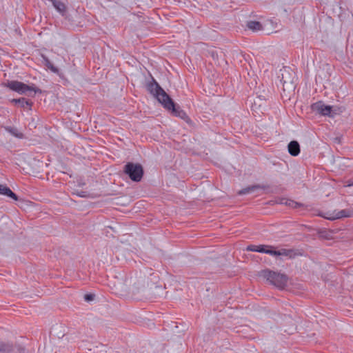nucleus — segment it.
<instances>
[{"label": "nucleus", "instance_id": "4", "mask_svg": "<svg viewBox=\"0 0 353 353\" xmlns=\"http://www.w3.org/2000/svg\"><path fill=\"white\" fill-rule=\"evenodd\" d=\"M124 172L133 181H140L143 175V169L141 164L128 163L124 168Z\"/></svg>", "mask_w": 353, "mask_h": 353}, {"label": "nucleus", "instance_id": "6", "mask_svg": "<svg viewBox=\"0 0 353 353\" xmlns=\"http://www.w3.org/2000/svg\"><path fill=\"white\" fill-rule=\"evenodd\" d=\"M295 76L292 74L289 68H284L282 72L281 81L283 82V87L288 90H294Z\"/></svg>", "mask_w": 353, "mask_h": 353}, {"label": "nucleus", "instance_id": "22", "mask_svg": "<svg viewBox=\"0 0 353 353\" xmlns=\"http://www.w3.org/2000/svg\"><path fill=\"white\" fill-rule=\"evenodd\" d=\"M279 203L285 205V201H283V199H280Z\"/></svg>", "mask_w": 353, "mask_h": 353}, {"label": "nucleus", "instance_id": "21", "mask_svg": "<svg viewBox=\"0 0 353 353\" xmlns=\"http://www.w3.org/2000/svg\"><path fill=\"white\" fill-rule=\"evenodd\" d=\"M94 295L92 294H87L85 295L84 299L86 301H91L94 299Z\"/></svg>", "mask_w": 353, "mask_h": 353}, {"label": "nucleus", "instance_id": "2", "mask_svg": "<svg viewBox=\"0 0 353 353\" xmlns=\"http://www.w3.org/2000/svg\"><path fill=\"white\" fill-rule=\"evenodd\" d=\"M260 275L279 288H283L287 283L288 278L283 274L265 270L261 271Z\"/></svg>", "mask_w": 353, "mask_h": 353}, {"label": "nucleus", "instance_id": "18", "mask_svg": "<svg viewBox=\"0 0 353 353\" xmlns=\"http://www.w3.org/2000/svg\"><path fill=\"white\" fill-rule=\"evenodd\" d=\"M43 62L45 65L49 68L50 70H52L54 72H57L58 70L56 67L53 65V64L50 62V61L47 58L43 57Z\"/></svg>", "mask_w": 353, "mask_h": 353}, {"label": "nucleus", "instance_id": "7", "mask_svg": "<svg viewBox=\"0 0 353 353\" xmlns=\"http://www.w3.org/2000/svg\"><path fill=\"white\" fill-rule=\"evenodd\" d=\"M288 148V152L292 156L296 157L300 153V145L296 141L290 142Z\"/></svg>", "mask_w": 353, "mask_h": 353}, {"label": "nucleus", "instance_id": "8", "mask_svg": "<svg viewBox=\"0 0 353 353\" xmlns=\"http://www.w3.org/2000/svg\"><path fill=\"white\" fill-rule=\"evenodd\" d=\"M1 351L2 353H10L14 349V345L10 341H0Z\"/></svg>", "mask_w": 353, "mask_h": 353}, {"label": "nucleus", "instance_id": "3", "mask_svg": "<svg viewBox=\"0 0 353 353\" xmlns=\"http://www.w3.org/2000/svg\"><path fill=\"white\" fill-rule=\"evenodd\" d=\"M6 86L21 94H27L29 92H34V93L41 92V91L34 85H29L17 81H8Z\"/></svg>", "mask_w": 353, "mask_h": 353}, {"label": "nucleus", "instance_id": "13", "mask_svg": "<svg viewBox=\"0 0 353 353\" xmlns=\"http://www.w3.org/2000/svg\"><path fill=\"white\" fill-rule=\"evenodd\" d=\"M5 130L10 133L12 135L14 136L15 137H17L19 139L23 138V134L21 132H19L18 130L16 128L13 127H6Z\"/></svg>", "mask_w": 353, "mask_h": 353}, {"label": "nucleus", "instance_id": "23", "mask_svg": "<svg viewBox=\"0 0 353 353\" xmlns=\"http://www.w3.org/2000/svg\"><path fill=\"white\" fill-rule=\"evenodd\" d=\"M352 185H353V183H352ZM350 186H352V184H350Z\"/></svg>", "mask_w": 353, "mask_h": 353}, {"label": "nucleus", "instance_id": "17", "mask_svg": "<svg viewBox=\"0 0 353 353\" xmlns=\"http://www.w3.org/2000/svg\"><path fill=\"white\" fill-rule=\"evenodd\" d=\"M256 250L258 252L266 253L273 256H278V254H279L278 251L272 250L269 246H268V248H265V249Z\"/></svg>", "mask_w": 353, "mask_h": 353}, {"label": "nucleus", "instance_id": "15", "mask_svg": "<svg viewBox=\"0 0 353 353\" xmlns=\"http://www.w3.org/2000/svg\"><path fill=\"white\" fill-rule=\"evenodd\" d=\"M278 252L279 253L278 256H285L289 258H292L295 256V253L292 250L281 249L278 250Z\"/></svg>", "mask_w": 353, "mask_h": 353}, {"label": "nucleus", "instance_id": "9", "mask_svg": "<svg viewBox=\"0 0 353 353\" xmlns=\"http://www.w3.org/2000/svg\"><path fill=\"white\" fill-rule=\"evenodd\" d=\"M0 194L6 195L15 201L18 200L17 196L8 187L0 185Z\"/></svg>", "mask_w": 353, "mask_h": 353}, {"label": "nucleus", "instance_id": "12", "mask_svg": "<svg viewBox=\"0 0 353 353\" xmlns=\"http://www.w3.org/2000/svg\"><path fill=\"white\" fill-rule=\"evenodd\" d=\"M12 102L16 104L19 103L22 108H25L26 106L30 107L32 105V103L30 101L26 100L25 98L14 99L12 100Z\"/></svg>", "mask_w": 353, "mask_h": 353}, {"label": "nucleus", "instance_id": "1", "mask_svg": "<svg viewBox=\"0 0 353 353\" xmlns=\"http://www.w3.org/2000/svg\"><path fill=\"white\" fill-rule=\"evenodd\" d=\"M148 89L157 98L159 102L161 103L165 109L171 110L174 115L181 119L186 117L185 112L181 110L179 107L176 106L170 96L154 79L153 82L148 84Z\"/></svg>", "mask_w": 353, "mask_h": 353}, {"label": "nucleus", "instance_id": "14", "mask_svg": "<svg viewBox=\"0 0 353 353\" xmlns=\"http://www.w3.org/2000/svg\"><path fill=\"white\" fill-rule=\"evenodd\" d=\"M247 27L253 31H258L261 29V24L259 21H250L248 22Z\"/></svg>", "mask_w": 353, "mask_h": 353}, {"label": "nucleus", "instance_id": "10", "mask_svg": "<svg viewBox=\"0 0 353 353\" xmlns=\"http://www.w3.org/2000/svg\"><path fill=\"white\" fill-rule=\"evenodd\" d=\"M353 215V212L347 210L339 211L333 217H329V219H340L342 217H350Z\"/></svg>", "mask_w": 353, "mask_h": 353}, {"label": "nucleus", "instance_id": "16", "mask_svg": "<svg viewBox=\"0 0 353 353\" xmlns=\"http://www.w3.org/2000/svg\"><path fill=\"white\" fill-rule=\"evenodd\" d=\"M258 188H259L258 185H252V186L247 187L245 188H243V189L239 190L238 192V194L243 195V194H250V193L254 192Z\"/></svg>", "mask_w": 353, "mask_h": 353}, {"label": "nucleus", "instance_id": "20", "mask_svg": "<svg viewBox=\"0 0 353 353\" xmlns=\"http://www.w3.org/2000/svg\"><path fill=\"white\" fill-rule=\"evenodd\" d=\"M265 248H268V246L250 245L248 246L247 250L252 251V252H257V250H256L265 249Z\"/></svg>", "mask_w": 353, "mask_h": 353}, {"label": "nucleus", "instance_id": "5", "mask_svg": "<svg viewBox=\"0 0 353 353\" xmlns=\"http://www.w3.org/2000/svg\"><path fill=\"white\" fill-rule=\"evenodd\" d=\"M313 112H316L323 116L334 117L337 114L338 108L331 105H326L323 101H317L311 105Z\"/></svg>", "mask_w": 353, "mask_h": 353}, {"label": "nucleus", "instance_id": "11", "mask_svg": "<svg viewBox=\"0 0 353 353\" xmlns=\"http://www.w3.org/2000/svg\"><path fill=\"white\" fill-rule=\"evenodd\" d=\"M52 2V5L56 8L57 11L60 13L63 14L65 10V6L63 3L61 2L58 0H51Z\"/></svg>", "mask_w": 353, "mask_h": 353}, {"label": "nucleus", "instance_id": "19", "mask_svg": "<svg viewBox=\"0 0 353 353\" xmlns=\"http://www.w3.org/2000/svg\"><path fill=\"white\" fill-rule=\"evenodd\" d=\"M283 201H285V205L290 206L292 208H296L297 207L301 205L300 203L291 199H283Z\"/></svg>", "mask_w": 353, "mask_h": 353}]
</instances>
